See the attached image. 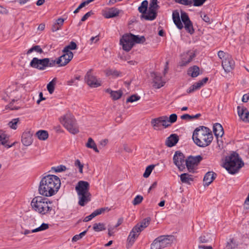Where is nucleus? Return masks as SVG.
<instances>
[{"label":"nucleus","mask_w":249,"mask_h":249,"mask_svg":"<svg viewBox=\"0 0 249 249\" xmlns=\"http://www.w3.org/2000/svg\"><path fill=\"white\" fill-rule=\"evenodd\" d=\"M61 185L59 178L55 175H49L41 180L39 193L45 196H51L57 192Z\"/></svg>","instance_id":"nucleus-1"},{"label":"nucleus","mask_w":249,"mask_h":249,"mask_svg":"<svg viewBox=\"0 0 249 249\" xmlns=\"http://www.w3.org/2000/svg\"><path fill=\"white\" fill-rule=\"evenodd\" d=\"M192 138L195 143L197 146L205 147L211 144L213 137L211 130L209 128L200 126L195 129Z\"/></svg>","instance_id":"nucleus-2"},{"label":"nucleus","mask_w":249,"mask_h":249,"mask_svg":"<svg viewBox=\"0 0 249 249\" xmlns=\"http://www.w3.org/2000/svg\"><path fill=\"white\" fill-rule=\"evenodd\" d=\"M31 205L35 211L42 215L47 214L52 210V203L41 196L34 198Z\"/></svg>","instance_id":"nucleus-3"},{"label":"nucleus","mask_w":249,"mask_h":249,"mask_svg":"<svg viewBox=\"0 0 249 249\" xmlns=\"http://www.w3.org/2000/svg\"><path fill=\"white\" fill-rule=\"evenodd\" d=\"M89 189V184L85 181H79L76 185L75 190L77 193L79 205L84 206L90 200Z\"/></svg>","instance_id":"nucleus-4"},{"label":"nucleus","mask_w":249,"mask_h":249,"mask_svg":"<svg viewBox=\"0 0 249 249\" xmlns=\"http://www.w3.org/2000/svg\"><path fill=\"white\" fill-rule=\"evenodd\" d=\"M145 40L144 36L133 35L131 34H126L120 39V43L124 50L129 51L135 43H142Z\"/></svg>","instance_id":"nucleus-5"},{"label":"nucleus","mask_w":249,"mask_h":249,"mask_svg":"<svg viewBox=\"0 0 249 249\" xmlns=\"http://www.w3.org/2000/svg\"><path fill=\"white\" fill-rule=\"evenodd\" d=\"M243 165L244 163L237 155L232 154L226 159L223 166L229 173L234 174Z\"/></svg>","instance_id":"nucleus-6"},{"label":"nucleus","mask_w":249,"mask_h":249,"mask_svg":"<svg viewBox=\"0 0 249 249\" xmlns=\"http://www.w3.org/2000/svg\"><path fill=\"white\" fill-rule=\"evenodd\" d=\"M59 121L63 126L71 133L75 134L78 133L79 129L76 121L74 116L68 112L59 118Z\"/></svg>","instance_id":"nucleus-7"},{"label":"nucleus","mask_w":249,"mask_h":249,"mask_svg":"<svg viewBox=\"0 0 249 249\" xmlns=\"http://www.w3.org/2000/svg\"><path fill=\"white\" fill-rule=\"evenodd\" d=\"M174 236L172 235H161L156 238L151 244V249H162L171 245Z\"/></svg>","instance_id":"nucleus-8"},{"label":"nucleus","mask_w":249,"mask_h":249,"mask_svg":"<svg viewBox=\"0 0 249 249\" xmlns=\"http://www.w3.org/2000/svg\"><path fill=\"white\" fill-rule=\"evenodd\" d=\"M180 18L183 23L188 22H190V21H191L188 15L185 12L181 11L180 18L179 12L177 10L174 11L172 13V18L174 23L177 27L179 30H181L183 28V25L181 21Z\"/></svg>","instance_id":"nucleus-9"},{"label":"nucleus","mask_w":249,"mask_h":249,"mask_svg":"<svg viewBox=\"0 0 249 249\" xmlns=\"http://www.w3.org/2000/svg\"><path fill=\"white\" fill-rule=\"evenodd\" d=\"M158 8L157 0H151L147 14L142 15V17L146 20H154L157 17V11Z\"/></svg>","instance_id":"nucleus-10"},{"label":"nucleus","mask_w":249,"mask_h":249,"mask_svg":"<svg viewBox=\"0 0 249 249\" xmlns=\"http://www.w3.org/2000/svg\"><path fill=\"white\" fill-rule=\"evenodd\" d=\"M151 124L155 129H159L160 125L165 128L170 125V124H169L168 118L166 116L152 119Z\"/></svg>","instance_id":"nucleus-11"},{"label":"nucleus","mask_w":249,"mask_h":249,"mask_svg":"<svg viewBox=\"0 0 249 249\" xmlns=\"http://www.w3.org/2000/svg\"><path fill=\"white\" fill-rule=\"evenodd\" d=\"M63 54L57 59V65L63 67L66 65L73 58V54L71 52H66L63 50Z\"/></svg>","instance_id":"nucleus-12"},{"label":"nucleus","mask_w":249,"mask_h":249,"mask_svg":"<svg viewBox=\"0 0 249 249\" xmlns=\"http://www.w3.org/2000/svg\"><path fill=\"white\" fill-rule=\"evenodd\" d=\"M185 157L183 154L179 151L176 152L173 157L174 164L178 167L179 170L182 171L185 168Z\"/></svg>","instance_id":"nucleus-13"},{"label":"nucleus","mask_w":249,"mask_h":249,"mask_svg":"<svg viewBox=\"0 0 249 249\" xmlns=\"http://www.w3.org/2000/svg\"><path fill=\"white\" fill-rule=\"evenodd\" d=\"M47 58H43L39 59L36 57L33 58L30 62V65L34 68L38 69L39 70H43L46 69L47 66Z\"/></svg>","instance_id":"nucleus-14"},{"label":"nucleus","mask_w":249,"mask_h":249,"mask_svg":"<svg viewBox=\"0 0 249 249\" xmlns=\"http://www.w3.org/2000/svg\"><path fill=\"white\" fill-rule=\"evenodd\" d=\"M222 66L226 73L231 72L235 67V62L231 55H228L222 61Z\"/></svg>","instance_id":"nucleus-15"},{"label":"nucleus","mask_w":249,"mask_h":249,"mask_svg":"<svg viewBox=\"0 0 249 249\" xmlns=\"http://www.w3.org/2000/svg\"><path fill=\"white\" fill-rule=\"evenodd\" d=\"M202 160L201 156L190 157L186 160L185 164L189 172L193 171L194 167Z\"/></svg>","instance_id":"nucleus-16"},{"label":"nucleus","mask_w":249,"mask_h":249,"mask_svg":"<svg viewBox=\"0 0 249 249\" xmlns=\"http://www.w3.org/2000/svg\"><path fill=\"white\" fill-rule=\"evenodd\" d=\"M85 79L87 84L90 87L97 88L101 85V81L91 74L90 71L87 73Z\"/></svg>","instance_id":"nucleus-17"},{"label":"nucleus","mask_w":249,"mask_h":249,"mask_svg":"<svg viewBox=\"0 0 249 249\" xmlns=\"http://www.w3.org/2000/svg\"><path fill=\"white\" fill-rule=\"evenodd\" d=\"M237 112L240 118L243 121L249 123V112L247 108L238 106Z\"/></svg>","instance_id":"nucleus-18"},{"label":"nucleus","mask_w":249,"mask_h":249,"mask_svg":"<svg viewBox=\"0 0 249 249\" xmlns=\"http://www.w3.org/2000/svg\"><path fill=\"white\" fill-rule=\"evenodd\" d=\"M208 80V78L207 77H205L201 80L194 83L192 86H191L188 89L187 92L192 93L194 91L199 89L201 87L203 86L205 83H206Z\"/></svg>","instance_id":"nucleus-19"},{"label":"nucleus","mask_w":249,"mask_h":249,"mask_svg":"<svg viewBox=\"0 0 249 249\" xmlns=\"http://www.w3.org/2000/svg\"><path fill=\"white\" fill-rule=\"evenodd\" d=\"M140 232L134 227L133 228L127 237V242L128 245L132 246L135 241V240L138 237Z\"/></svg>","instance_id":"nucleus-20"},{"label":"nucleus","mask_w":249,"mask_h":249,"mask_svg":"<svg viewBox=\"0 0 249 249\" xmlns=\"http://www.w3.org/2000/svg\"><path fill=\"white\" fill-rule=\"evenodd\" d=\"M150 220L151 219L150 217L145 218L143 219L141 222L138 223L134 227L136 228V229L139 232H141L145 228L148 226L150 224Z\"/></svg>","instance_id":"nucleus-21"},{"label":"nucleus","mask_w":249,"mask_h":249,"mask_svg":"<svg viewBox=\"0 0 249 249\" xmlns=\"http://www.w3.org/2000/svg\"><path fill=\"white\" fill-rule=\"evenodd\" d=\"M9 140V136L4 131L0 130V145H2L9 148L12 147L14 143L11 145L7 144Z\"/></svg>","instance_id":"nucleus-22"},{"label":"nucleus","mask_w":249,"mask_h":249,"mask_svg":"<svg viewBox=\"0 0 249 249\" xmlns=\"http://www.w3.org/2000/svg\"><path fill=\"white\" fill-rule=\"evenodd\" d=\"M153 77V86L157 88L160 89L163 87L165 84V82L162 80L161 77L156 73H153L152 75Z\"/></svg>","instance_id":"nucleus-23"},{"label":"nucleus","mask_w":249,"mask_h":249,"mask_svg":"<svg viewBox=\"0 0 249 249\" xmlns=\"http://www.w3.org/2000/svg\"><path fill=\"white\" fill-rule=\"evenodd\" d=\"M216 174L213 172H208L204 177L203 182L205 185L209 186L214 180Z\"/></svg>","instance_id":"nucleus-24"},{"label":"nucleus","mask_w":249,"mask_h":249,"mask_svg":"<svg viewBox=\"0 0 249 249\" xmlns=\"http://www.w3.org/2000/svg\"><path fill=\"white\" fill-rule=\"evenodd\" d=\"M21 142L25 146L30 145L33 142L32 135L29 132L23 133L22 135Z\"/></svg>","instance_id":"nucleus-25"},{"label":"nucleus","mask_w":249,"mask_h":249,"mask_svg":"<svg viewBox=\"0 0 249 249\" xmlns=\"http://www.w3.org/2000/svg\"><path fill=\"white\" fill-rule=\"evenodd\" d=\"M107 208H102L100 209H98L94 211L93 213H92L90 215L85 217L84 219V222H88L91 220L92 218L95 217V216L103 213L106 210H107Z\"/></svg>","instance_id":"nucleus-26"},{"label":"nucleus","mask_w":249,"mask_h":249,"mask_svg":"<svg viewBox=\"0 0 249 249\" xmlns=\"http://www.w3.org/2000/svg\"><path fill=\"white\" fill-rule=\"evenodd\" d=\"M184 55L185 56L182 57L181 66H185L190 63L195 57V53L193 52L188 51Z\"/></svg>","instance_id":"nucleus-27"},{"label":"nucleus","mask_w":249,"mask_h":249,"mask_svg":"<svg viewBox=\"0 0 249 249\" xmlns=\"http://www.w3.org/2000/svg\"><path fill=\"white\" fill-rule=\"evenodd\" d=\"M120 13V10L116 8H111L104 14V16L107 18L115 17Z\"/></svg>","instance_id":"nucleus-28"},{"label":"nucleus","mask_w":249,"mask_h":249,"mask_svg":"<svg viewBox=\"0 0 249 249\" xmlns=\"http://www.w3.org/2000/svg\"><path fill=\"white\" fill-rule=\"evenodd\" d=\"M178 138L176 134L171 135L166 141V145L168 147L174 146L178 142Z\"/></svg>","instance_id":"nucleus-29"},{"label":"nucleus","mask_w":249,"mask_h":249,"mask_svg":"<svg viewBox=\"0 0 249 249\" xmlns=\"http://www.w3.org/2000/svg\"><path fill=\"white\" fill-rule=\"evenodd\" d=\"M106 92L110 94L111 97L114 100L120 99L123 95V92L121 90L113 91L110 89H107L106 90Z\"/></svg>","instance_id":"nucleus-30"},{"label":"nucleus","mask_w":249,"mask_h":249,"mask_svg":"<svg viewBox=\"0 0 249 249\" xmlns=\"http://www.w3.org/2000/svg\"><path fill=\"white\" fill-rule=\"evenodd\" d=\"M213 131L215 135L217 137H222L224 134L223 127L222 125L218 123H216L213 125Z\"/></svg>","instance_id":"nucleus-31"},{"label":"nucleus","mask_w":249,"mask_h":249,"mask_svg":"<svg viewBox=\"0 0 249 249\" xmlns=\"http://www.w3.org/2000/svg\"><path fill=\"white\" fill-rule=\"evenodd\" d=\"M65 19L62 18H59L56 20L55 23L53 24L52 28V31L53 32H56L61 29L63 25Z\"/></svg>","instance_id":"nucleus-32"},{"label":"nucleus","mask_w":249,"mask_h":249,"mask_svg":"<svg viewBox=\"0 0 249 249\" xmlns=\"http://www.w3.org/2000/svg\"><path fill=\"white\" fill-rule=\"evenodd\" d=\"M188 74L192 77H197L199 74V68L196 66H194L189 68Z\"/></svg>","instance_id":"nucleus-33"},{"label":"nucleus","mask_w":249,"mask_h":249,"mask_svg":"<svg viewBox=\"0 0 249 249\" xmlns=\"http://www.w3.org/2000/svg\"><path fill=\"white\" fill-rule=\"evenodd\" d=\"M148 2L147 0H143L141 5L138 8V11L140 13L142 14V15L147 14L146 11H148Z\"/></svg>","instance_id":"nucleus-34"},{"label":"nucleus","mask_w":249,"mask_h":249,"mask_svg":"<svg viewBox=\"0 0 249 249\" xmlns=\"http://www.w3.org/2000/svg\"><path fill=\"white\" fill-rule=\"evenodd\" d=\"M180 178L182 183H190L191 181H193L192 176L187 173L180 175Z\"/></svg>","instance_id":"nucleus-35"},{"label":"nucleus","mask_w":249,"mask_h":249,"mask_svg":"<svg viewBox=\"0 0 249 249\" xmlns=\"http://www.w3.org/2000/svg\"><path fill=\"white\" fill-rule=\"evenodd\" d=\"M20 123V120L18 118L12 119L8 123V126L11 129L16 130L18 124Z\"/></svg>","instance_id":"nucleus-36"},{"label":"nucleus","mask_w":249,"mask_h":249,"mask_svg":"<svg viewBox=\"0 0 249 249\" xmlns=\"http://www.w3.org/2000/svg\"><path fill=\"white\" fill-rule=\"evenodd\" d=\"M36 135L40 140L44 141L48 137V133L45 130H39L36 133Z\"/></svg>","instance_id":"nucleus-37"},{"label":"nucleus","mask_w":249,"mask_h":249,"mask_svg":"<svg viewBox=\"0 0 249 249\" xmlns=\"http://www.w3.org/2000/svg\"><path fill=\"white\" fill-rule=\"evenodd\" d=\"M86 146L88 148L93 149L96 152H99V150L97 148L96 145L92 138H89L88 142L86 144Z\"/></svg>","instance_id":"nucleus-38"},{"label":"nucleus","mask_w":249,"mask_h":249,"mask_svg":"<svg viewBox=\"0 0 249 249\" xmlns=\"http://www.w3.org/2000/svg\"><path fill=\"white\" fill-rule=\"evenodd\" d=\"M93 229L97 232L104 231L106 229L105 225L102 223H95L93 226Z\"/></svg>","instance_id":"nucleus-39"},{"label":"nucleus","mask_w":249,"mask_h":249,"mask_svg":"<svg viewBox=\"0 0 249 249\" xmlns=\"http://www.w3.org/2000/svg\"><path fill=\"white\" fill-rule=\"evenodd\" d=\"M33 52H36L39 53H43L42 49L41 48L40 46L39 45H35L32 47L31 48L29 49L27 52V54H29L32 53Z\"/></svg>","instance_id":"nucleus-40"},{"label":"nucleus","mask_w":249,"mask_h":249,"mask_svg":"<svg viewBox=\"0 0 249 249\" xmlns=\"http://www.w3.org/2000/svg\"><path fill=\"white\" fill-rule=\"evenodd\" d=\"M184 28L186 31L190 33V34H193L194 33V29L193 26V24L192 21H190L188 22H186L185 23H184Z\"/></svg>","instance_id":"nucleus-41"},{"label":"nucleus","mask_w":249,"mask_h":249,"mask_svg":"<svg viewBox=\"0 0 249 249\" xmlns=\"http://www.w3.org/2000/svg\"><path fill=\"white\" fill-rule=\"evenodd\" d=\"M55 84V80L53 79L49 84L47 85V88L50 94H52L54 89V86Z\"/></svg>","instance_id":"nucleus-42"},{"label":"nucleus","mask_w":249,"mask_h":249,"mask_svg":"<svg viewBox=\"0 0 249 249\" xmlns=\"http://www.w3.org/2000/svg\"><path fill=\"white\" fill-rule=\"evenodd\" d=\"M154 167H155L154 165H150L146 167V168L145 170V172L143 175V177H144L145 178H148L150 176V174L151 173Z\"/></svg>","instance_id":"nucleus-43"},{"label":"nucleus","mask_w":249,"mask_h":249,"mask_svg":"<svg viewBox=\"0 0 249 249\" xmlns=\"http://www.w3.org/2000/svg\"><path fill=\"white\" fill-rule=\"evenodd\" d=\"M76 49V44L75 42L71 41L68 46H66L63 50H65L66 52H71L70 50H75Z\"/></svg>","instance_id":"nucleus-44"},{"label":"nucleus","mask_w":249,"mask_h":249,"mask_svg":"<svg viewBox=\"0 0 249 249\" xmlns=\"http://www.w3.org/2000/svg\"><path fill=\"white\" fill-rule=\"evenodd\" d=\"M49 228V225L47 224L46 223H43L41 224V225L34 230H32V232H38L40 231H42L45 230H47Z\"/></svg>","instance_id":"nucleus-45"},{"label":"nucleus","mask_w":249,"mask_h":249,"mask_svg":"<svg viewBox=\"0 0 249 249\" xmlns=\"http://www.w3.org/2000/svg\"><path fill=\"white\" fill-rule=\"evenodd\" d=\"M140 98V96L138 95H132L127 99L126 102L133 103L134 102L139 100Z\"/></svg>","instance_id":"nucleus-46"},{"label":"nucleus","mask_w":249,"mask_h":249,"mask_svg":"<svg viewBox=\"0 0 249 249\" xmlns=\"http://www.w3.org/2000/svg\"><path fill=\"white\" fill-rule=\"evenodd\" d=\"M87 231H85L82 232H81L80 234H77V235H74L72 239V242H76L78 240H80V239H81L85 235L86 233H87Z\"/></svg>","instance_id":"nucleus-47"},{"label":"nucleus","mask_w":249,"mask_h":249,"mask_svg":"<svg viewBox=\"0 0 249 249\" xmlns=\"http://www.w3.org/2000/svg\"><path fill=\"white\" fill-rule=\"evenodd\" d=\"M175 1L186 6H191L192 5V0H175Z\"/></svg>","instance_id":"nucleus-48"},{"label":"nucleus","mask_w":249,"mask_h":249,"mask_svg":"<svg viewBox=\"0 0 249 249\" xmlns=\"http://www.w3.org/2000/svg\"><path fill=\"white\" fill-rule=\"evenodd\" d=\"M47 66L50 67H52L55 66L56 65H57V59L56 60H54L53 58H47Z\"/></svg>","instance_id":"nucleus-49"},{"label":"nucleus","mask_w":249,"mask_h":249,"mask_svg":"<svg viewBox=\"0 0 249 249\" xmlns=\"http://www.w3.org/2000/svg\"><path fill=\"white\" fill-rule=\"evenodd\" d=\"M74 165L75 166L78 167L79 168V171L80 173H83V168L84 165L83 164L81 163L80 161L79 160H76L75 161Z\"/></svg>","instance_id":"nucleus-50"},{"label":"nucleus","mask_w":249,"mask_h":249,"mask_svg":"<svg viewBox=\"0 0 249 249\" xmlns=\"http://www.w3.org/2000/svg\"><path fill=\"white\" fill-rule=\"evenodd\" d=\"M207 0H192V5L194 6H201Z\"/></svg>","instance_id":"nucleus-51"},{"label":"nucleus","mask_w":249,"mask_h":249,"mask_svg":"<svg viewBox=\"0 0 249 249\" xmlns=\"http://www.w3.org/2000/svg\"><path fill=\"white\" fill-rule=\"evenodd\" d=\"M218 57L221 60H225L228 55H231L226 53L222 51H219L217 53Z\"/></svg>","instance_id":"nucleus-52"},{"label":"nucleus","mask_w":249,"mask_h":249,"mask_svg":"<svg viewBox=\"0 0 249 249\" xmlns=\"http://www.w3.org/2000/svg\"><path fill=\"white\" fill-rule=\"evenodd\" d=\"M53 169L56 172H60L65 171L66 170V167L64 165H60L57 166L56 167H54L53 168Z\"/></svg>","instance_id":"nucleus-53"},{"label":"nucleus","mask_w":249,"mask_h":249,"mask_svg":"<svg viewBox=\"0 0 249 249\" xmlns=\"http://www.w3.org/2000/svg\"><path fill=\"white\" fill-rule=\"evenodd\" d=\"M142 199L143 198L142 196L138 195L134 198L133 201V204L134 205H138L142 201Z\"/></svg>","instance_id":"nucleus-54"},{"label":"nucleus","mask_w":249,"mask_h":249,"mask_svg":"<svg viewBox=\"0 0 249 249\" xmlns=\"http://www.w3.org/2000/svg\"><path fill=\"white\" fill-rule=\"evenodd\" d=\"M201 18L206 22L210 24L212 22V19H211L206 14H201Z\"/></svg>","instance_id":"nucleus-55"},{"label":"nucleus","mask_w":249,"mask_h":249,"mask_svg":"<svg viewBox=\"0 0 249 249\" xmlns=\"http://www.w3.org/2000/svg\"><path fill=\"white\" fill-rule=\"evenodd\" d=\"M177 119V114H172L169 116V118L168 119L169 124H173V123H175V122H176Z\"/></svg>","instance_id":"nucleus-56"},{"label":"nucleus","mask_w":249,"mask_h":249,"mask_svg":"<svg viewBox=\"0 0 249 249\" xmlns=\"http://www.w3.org/2000/svg\"><path fill=\"white\" fill-rule=\"evenodd\" d=\"M91 12H89L87 13L81 18L82 21H85L90 16H91Z\"/></svg>","instance_id":"nucleus-57"},{"label":"nucleus","mask_w":249,"mask_h":249,"mask_svg":"<svg viewBox=\"0 0 249 249\" xmlns=\"http://www.w3.org/2000/svg\"><path fill=\"white\" fill-rule=\"evenodd\" d=\"M180 118L182 120H191V115L188 114L182 115Z\"/></svg>","instance_id":"nucleus-58"},{"label":"nucleus","mask_w":249,"mask_h":249,"mask_svg":"<svg viewBox=\"0 0 249 249\" xmlns=\"http://www.w3.org/2000/svg\"><path fill=\"white\" fill-rule=\"evenodd\" d=\"M249 100V93L245 94L243 96L242 101L243 102L247 103Z\"/></svg>","instance_id":"nucleus-59"},{"label":"nucleus","mask_w":249,"mask_h":249,"mask_svg":"<svg viewBox=\"0 0 249 249\" xmlns=\"http://www.w3.org/2000/svg\"><path fill=\"white\" fill-rule=\"evenodd\" d=\"M99 40V37H98V36H95L94 37H92L90 39V44H92L93 43H96V42H97Z\"/></svg>","instance_id":"nucleus-60"},{"label":"nucleus","mask_w":249,"mask_h":249,"mask_svg":"<svg viewBox=\"0 0 249 249\" xmlns=\"http://www.w3.org/2000/svg\"><path fill=\"white\" fill-rule=\"evenodd\" d=\"M115 228L114 227H109L108 228V234L109 236L113 235L114 233V230Z\"/></svg>","instance_id":"nucleus-61"},{"label":"nucleus","mask_w":249,"mask_h":249,"mask_svg":"<svg viewBox=\"0 0 249 249\" xmlns=\"http://www.w3.org/2000/svg\"><path fill=\"white\" fill-rule=\"evenodd\" d=\"M89 2L88 1V0H86L85 1H84L82 3H81L79 5V6L77 7L78 8V9L79 10H80L82 8H83V7H84L85 5L89 4Z\"/></svg>","instance_id":"nucleus-62"},{"label":"nucleus","mask_w":249,"mask_h":249,"mask_svg":"<svg viewBox=\"0 0 249 249\" xmlns=\"http://www.w3.org/2000/svg\"><path fill=\"white\" fill-rule=\"evenodd\" d=\"M89 2L88 1V0H86L85 1H84L82 3H81L79 5V6L77 7L78 8V9L79 10H80L82 8H83V7H84L85 5L89 4Z\"/></svg>","instance_id":"nucleus-63"},{"label":"nucleus","mask_w":249,"mask_h":249,"mask_svg":"<svg viewBox=\"0 0 249 249\" xmlns=\"http://www.w3.org/2000/svg\"><path fill=\"white\" fill-rule=\"evenodd\" d=\"M198 248L202 249H212V247L211 246H206L204 245H199L198 246Z\"/></svg>","instance_id":"nucleus-64"}]
</instances>
